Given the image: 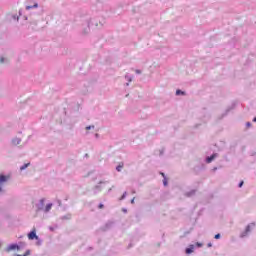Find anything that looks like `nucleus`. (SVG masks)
Listing matches in <instances>:
<instances>
[{
  "mask_svg": "<svg viewBox=\"0 0 256 256\" xmlns=\"http://www.w3.org/2000/svg\"><path fill=\"white\" fill-rule=\"evenodd\" d=\"M255 227V223H251L246 227V230L241 233L240 237H247V234L251 233V229Z\"/></svg>",
  "mask_w": 256,
  "mask_h": 256,
  "instance_id": "1",
  "label": "nucleus"
},
{
  "mask_svg": "<svg viewBox=\"0 0 256 256\" xmlns=\"http://www.w3.org/2000/svg\"><path fill=\"white\" fill-rule=\"evenodd\" d=\"M38 211H44L45 209V198L39 200L38 204H36Z\"/></svg>",
  "mask_w": 256,
  "mask_h": 256,
  "instance_id": "2",
  "label": "nucleus"
},
{
  "mask_svg": "<svg viewBox=\"0 0 256 256\" xmlns=\"http://www.w3.org/2000/svg\"><path fill=\"white\" fill-rule=\"evenodd\" d=\"M15 249H21V247L19 246V245H17V244H10V245H8V247L5 249V251L7 252V253H9V251H15Z\"/></svg>",
  "mask_w": 256,
  "mask_h": 256,
  "instance_id": "3",
  "label": "nucleus"
},
{
  "mask_svg": "<svg viewBox=\"0 0 256 256\" xmlns=\"http://www.w3.org/2000/svg\"><path fill=\"white\" fill-rule=\"evenodd\" d=\"M28 239H30V241H33V239H39V236H37V233L35 232V230H33L28 234Z\"/></svg>",
  "mask_w": 256,
  "mask_h": 256,
  "instance_id": "4",
  "label": "nucleus"
},
{
  "mask_svg": "<svg viewBox=\"0 0 256 256\" xmlns=\"http://www.w3.org/2000/svg\"><path fill=\"white\" fill-rule=\"evenodd\" d=\"M52 207H53V203L47 204L46 207L43 210L44 213H49V211H51Z\"/></svg>",
  "mask_w": 256,
  "mask_h": 256,
  "instance_id": "5",
  "label": "nucleus"
},
{
  "mask_svg": "<svg viewBox=\"0 0 256 256\" xmlns=\"http://www.w3.org/2000/svg\"><path fill=\"white\" fill-rule=\"evenodd\" d=\"M217 157V154H213L206 158V163H211L215 158Z\"/></svg>",
  "mask_w": 256,
  "mask_h": 256,
  "instance_id": "6",
  "label": "nucleus"
},
{
  "mask_svg": "<svg viewBox=\"0 0 256 256\" xmlns=\"http://www.w3.org/2000/svg\"><path fill=\"white\" fill-rule=\"evenodd\" d=\"M39 7V4L35 3L32 6H26L27 11H29L30 9H37Z\"/></svg>",
  "mask_w": 256,
  "mask_h": 256,
  "instance_id": "7",
  "label": "nucleus"
},
{
  "mask_svg": "<svg viewBox=\"0 0 256 256\" xmlns=\"http://www.w3.org/2000/svg\"><path fill=\"white\" fill-rule=\"evenodd\" d=\"M13 145H19L21 143V138H14L12 140Z\"/></svg>",
  "mask_w": 256,
  "mask_h": 256,
  "instance_id": "8",
  "label": "nucleus"
},
{
  "mask_svg": "<svg viewBox=\"0 0 256 256\" xmlns=\"http://www.w3.org/2000/svg\"><path fill=\"white\" fill-rule=\"evenodd\" d=\"M6 181H9V176L1 175V183H6Z\"/></svg>",
  "mask_w": 256,
  "mask_h": 256,
  "instance_id": "9",
  "label": "nucleus"
},
{
  "mask_svg": "<svg viewBox=\"0 0 256 256\" xmlns=\"http://www.w3.org/2000/svg\"><path fill=\"white\" fill-rule=\"evenodd\" d=\"M125 79H126V81H128V83H131V81H133V76L126 74Z\"/></svg>",
  "mask_w": 256,
  "mask_h": 256,
  "instance_id": "10",
  "label": "nucleus"
},
{
  "mask_svg": "<svg viewBox=\"0 0 256 256\" xmlns=\"http://www.w3.org/2000/svg\"><path fill=\"white\" fill-rule=\"evenodd\" d=\"M27 167H29V163L23 164V165L20 167V171H25V169H27Z\"/></svg>",
  "mask_w": 256,
  "mask_h": 256,
  "instance_id": "11",
  "label": "nucleus"
},
{
  "mask_svg": "<svg viewBox=\"0 0 256 256\" xmlns=\"http://www.w3.org/2000/svg\"><path fill=\"white\" fill-rule=\"evenodd\" d=\"M122 169H123V164H119V165L116 167V171H118V172H120Z\"/></svg>",
  "mask_w": 256,
  "mask_h": 256,
  "instance_id": "12",
  "label": "nucleus"
},
{
  "mask_svg": "<svg viewBox=\"0 0 256 256\" xmlns=\"http://www.w3.org/2000/svg\"><path fill=\"white\" fill-rule=\"evenodd\" d=\"M28 255H31V251L30 250H27L24 255L17 254L16 256H28Z\"/></svg>",
  "mask_w": 256,
  "mask_h": 256,
  "instance_id": "13",
  "label": "nucleus"
},
{
  "mask_svg": "<svg viewBox=\"0 0 256 256\" xmlns=\"http://www.w3.org/2000/svg\"><path fill=\"white\" fill-rule=\"evenodd\" d=\"M176 95H185V92L181 91V90H177L176 91Z\"/></svg>",
  "mask_w": 256,
  "mask_h": 256,
  "instance_id": "14",
  "label": "nucleus"
},
{
  "mask_svg": "<svg viewBox=\"0 0 256 256\" xmlns=\"http://www.w3.org/2000/svg\"><path fill=\"white\" fill-rule=\"evenodd\" d=\"M191 195H195V190H192L191 192L187 193V197H191Z\"/></svg>",
  "mask_w": 256,
  "mask_h": 256,
  "instance_id": "15",
  "label": "nucleus"
},
{
  "mask_svg": "<svg viewBox=\"0 0 256 256\" xmlns=\"http://www.w3.org/2000/svg\"><path fill=\"white\" fill-rule=\"evenodd\" d=\"M125 197H127V192H124L122 197L120 198L121 201H123V199H125Z\"/></svg>",
  "mask_w": 256,
  "mask_h": 256,
  "instance_id": "16",
  "label": "nucleus"
},
{
  "mask_svg": "<svg viewBox=\"0 0 256 256\" xmlns=\"http://www.w3.org/2000/svg\"><path fill=\"white\" fill-rule=\"evenodd\" d=\"M192 251H193V248H187V249H186V253H187V254H190Z\"/></svg>",
  "mask_w": 256,
  "mask_h": 256,
  "instance_id": "17",
  "label": "nucleus"
},
{
  "mask_svg": "<svg viewBox=\"0 0 256 256\" xmlns=\"http://www.w3.org/2000/svg\"><path fill=\"white\" fill-rule=\"evenodd\" d=\"M86 129H87V131H89L90 129H95V126H93V125L87 126Z\"/></svg>",
  "mask_w": 256,
  "mask_h": 256,
  "instance_id": "18",
  "label": "nucleus"
},
{
  "mask_svg": "<svg viewBox=\"0 0 256 256\" xmlns=\"http://www.w3.org/2000/svg\"><path fill=\"white\" fill-rule=\"evenodd\" d=\"M214 238H215V239H221V234H216V235L214 236Z\"/></svg>",
  "mask_w": 256,
  "mask_h": 256,
  "instance_id": "19",
  "label": "nucleus"
},
{
  "mask_svg": "<svg viewBox=\"0 0 256 256\" xmlns=\"http://www.w3.org/2000/svg\"><path fill=\"white\" fill-rule=\"evenodd\" d=\"M135 73H136L137 75H141V70L136 69V70H135Z\"/></svg>",
  "mask_w": 256,
  "mask_h": 256,
  "instance_id": "20",
  "label": "nucleus"
},
{
  "mask_svg": "<svg viewBox=\"0 0 256 256\" xmlns=\"http://www.w3.org/2000/svg\"><path fill=\"white\" fill-rule=\"evenodd\" d=\"M163 184L164 186H167V178L164 177V180H163Z\"/></svg>",
  "mask_w": 256,
  "mask_h": 256,
  "instance_id": "21",
  "label": "nucleus"
},
{
  "mask_svg": "<svg viewBox=\"0 0 256 256\" xmlns=\"http://www.w3.org/2000/svg\"><path fill=\"white\" fill-rule=\"evenodd\" d=\"M243 181H241L240 183H239V185H238V187H243Z\"/></svg>",
  "mask_w": 256,
  "mask_h": 256,
  "instance_id": "22",
  "label": "nucleus"
},
{
  "mask_svg": "<svg viewBox=\"0 0 256 256\" xmlns=\"http://www.w3.org/2000/svg\"><path fill=\"white\" fill-rule=\"evenodd\" d=\"M1 63H5V58L4 57L1 58Z\"/></svg>",
  "mask_w": 256,
  "mask_h": 256,
  "instance_id": "23",
  "label": "nucleus"
},
{
  "mask_svg": "<svg viewBox=\"0 0 256 256\" xmlns=\"http://www.w3.org/2000/svg\"><path fill=\"white\" fill-rule=\"evenodd\" d=\"M251 125V122L246 123V127H249Z\"/></svg>",
  "mask_w": 256,
  "mask_h": 256,
  "instance_id": "24",
  "label": "nucleus"
},
{
  "mask_svg": "<svg viewBox=\"0 0 256 256\" xmlns=\"http://www.w3.org/2000/svg\"><path fill=\"white\" fill-rule=\"evenodd\" d=\"M197 246H198V247H203V244L197 243Z\"/></svg>",
  "mask_w": 256,
  "mask_h": 256,
  "instance_id": "25",
  "label": "nucleus"
},
{
  "mask_svg": "<svg viewBox=\"0 0 256 256\" xmlns=\"http://www.w3.org/2000/svg\"><path fill=\"white\" fill-rule=\"evenodd\" d=\"M99 209H103V204H100V205H99Z\"/></svg>",
  "mask_w": 256,
  "mask_h": 256,
  "instance_id": "26",
  "label": "nucleus"
},
{
  "mask_svg": "<svg viewBox=\"0 0 256 256\" xmlns=\"http://www.w3.org/2000/svg\"><path fill=\"white\" fill-rule=\"evenodd\" d=\"M208 247H213V244L212 243H208Z\"/></svg>",
  "mask_w": 256,
  "mask_h": 256,
  "instance_id": "27",
  "label": "nucleus"
},
{
  "mask_svg": "<svg viewBox=\"0 0 256 256\" xmlns=\"http://www.w3.org/2000/svg\"><path fill=\"white\" fill-rule=\"evenodd\" d=\"M131 203H132V204L135 203V198H133V199L131 200Z\"/></svg>",
  "mask_w": 256,
  "mask_h": 256,
  "instance_id": "28",
  "label": "nucleus"
},
{
  "mask_svg": "<svg viewBox=\"0 0 256 256\" xmlns=\"http://www.w3.org/2000/svg\"><path fill=\"white\" fill-rule=\"evenodd\" d=\"M123 212L126 213V212H127V209L124 208V209H123Z\"/></svg>",
  "mask_w": 256,
  "mask_h": 256,
  "instance_id": "29",
  "label": "nucleus"
},
{
  "mask_svg": "<svg viewBox=\"0 0 256 256\" xmlns=\"http://www.w3.org/2000/svg\"><path fill=\"white\" fill-rule=\"evenodd\" d=\"M254 123H256V117L253 119Z\"/></svg>",
  "mask_w": 256,
  "mask_h": 256,
  "instance_id": "30",
  "label": "nucleus"
},
{
  "mask_svg": "<svg viewBox=\"0 0 256 256\" xmlns=\"http://www.w3.org/2000/svg\"><path fill=\"white\" fill-rule=\"evenodd\" d=\"M126 86L129 87V83H126Z\"/></svg>",
  "mask_w": 256,
  "mask_h": 256,
  "instance_id": "31",
  "label": "nucleus"
},
{
  "mask_svg": "<svg viewBox=\"0 0 256 256\" xmlns=\"http://www.w3.org/2000/svg\"><path fill=\"white\" fill-rule=\"evenodd\" d=\"M96 137H99V134H96Z\"/></svg>",
  "mask_w": 256,
  "mask_h": 256,
  "instance_id": "32",
  "label": "nucleus"
}]
</instances>
